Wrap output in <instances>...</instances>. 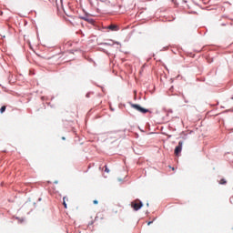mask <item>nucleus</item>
<instances>
[{"mask_svg":"<svg viewBox=\"0 0 233 233\" xmlns=\"http://www.w3.org/2000/svg\"><path fill=\"white\" fill-rule=\"evenodd\" d=\"M143 207V202L139 199H136L133 202H131V208H134V210L137 211Z\"/></svg>","mask_w":233,"mask_h":233,"instance_id":"obj_1","label":"nucleus"},{"mask_svg":"<svg viewBox=\"0 0 233 233\" xmlns=\"http://www.w3.org/2000/svg\"><path fill=\"white\" fill-rule=\"evenodd\" d=\"M131 106L132 108H135V110H137V112H140L141 114H147L148 112V109L142 107L137 104H132Z\"/></svg>","mask_w":233,"mask_h":233,"instance_id":"obj_2","label":"nucleus"},{"mask_svg":"<svg viewBox=\"0 0 233 233\" xmlns=\"http://www.w3.org/2000/svg\"><path fill=\"white\" fill-rule=\"evenodd\" d=\"M181 150H183V141L178 142V145L175 148V155L179 156Z\"/></svg>","mask_w":233,"mask_h":233,"instance_id":"obj_3","label":"nucleus"},{"mask_svg":"<svg viewBox=\"0 0 233 233\" xmlns=\"http://www.w3.org/2000/svg\"><path fill=\"white\" fill-rule=\"evenodd\" d=\"M81 19H83V21H86L87 23H90V25H94V19L90 18L88 15L82 16Z\"/></svg>","mask_w":233,"mask_h":233,"instance_id":"obj_4","label":"nucleus"},{"mask_svg":"<svg viewBox=\"0 0 233 233\" xmlns=\"http://www.w3.org/2000/svg\"><path fill=\"white\" fill-rule=\"evenodd\" d=\"M108 30H112V32H117L119 30V27L116 25H110L107 26Z\"/></svg>","mask_w":233,"mask_h":233,"instance_id":"obj_5","label":"nucleus"},{"mask_svg":"<svg viewBox=\"0 0 233 233\" xmlns=\"http://www.w3.org/2000/svg\"><path fill=\"white\" fill-rule=\"evenodd\" d=\"M63 201H64L63 205H64L65 208H66V201H68V198L66 197H64Z\"/></svg>","mask_w":233,"mask_h":233,"instance_id":"obj_6","label":"nucleus"},{"mask_svg":"<svg viewBox=\"0 0 233 233\" xmlns=\"http://www.w3.org/2000/svg\"><path fill=\"white\" fill-rule=\"evenodd\" d=\"M219 185H227V180L225 178H221L219 180Z\"/></svg>","mask_w":233,"mask_h":233,"instance_id":"obj_7","label":"nucleus"},{"mask_svg":"<svg viewBox=\"0 0 233 233\" xmlns=\"http://www.w3.org/2000/svg\"><path fill=\"white\" fill-rule=\"evenodd\" d=\"M5 110H6V106H3L0 108V113L3 114V113H5Z\"/></svg>","mask_w":233,"mask_h":233,"instance_id":"obj_8","label":"nucleus"},{"mask_svg":"<svg viewBox=\"0 0 233 233\" xmlns=\"http://www.w3.org/2000/svg\"><path fill=\"white\" fill-rule=\"evenodd\" d=\"M105 172H106L107 174L110 172V169H108V167L105 166Z\"/></svg>","mask_w":233,"mask_h":233,"instance_id":"obj_9","label":"nucleus"},{"mask_svg":"<svg viewBox=\"0 0 233 233\" xmlns=\"http://www.w3.org/2000/svg\"><path fill=\"white\" fill-rule=\"evenodd\" d=\"M94 205H97L99 202L97 200L93 201Z\"/></svg>","mask_w":233,"mask_h":233,"instance_id":"obj_10","label":"nucleus"},{"mask_svg":"<svg viewBox=\"0 0 233 233\" xmlns=\"http://www.w3.org/2000/svg\"><path fill=\"white\" fill-rule=\"evenodd\" d=\"M113 212H114L115 214H117V209H116V208H113Z\"/></svg>","mask_w":233,"mask_h":233,"instance_id":"obj_11","label":"nucleus"},{"mask_svg":"<svg viewBox=\"0 0 233 233\" xmlns=\"http://www.w3.org/2000/svg\"><path fill=\"white\" fill-rule=\"evenodd\" d=\"M147 225H152V221H149V222L147 223Z\"/></svg>","mask_w":233,"mask_h":233,"instance_id":"obj_12","label":"nucleus"},{"mask_svg":"<svg viewBox=\"0 0 233 233\" xmlns=\"http://www.w3.org/2000/svg\"><path fill=\"white\" fill-rule=\"evenodd\" d=\"M172 1V3H176V0H171Z\"/></svg>","mask_w":233,"mask_h":233,"instance_id":"obj_13","label":"nucleus"}]
</instances>
